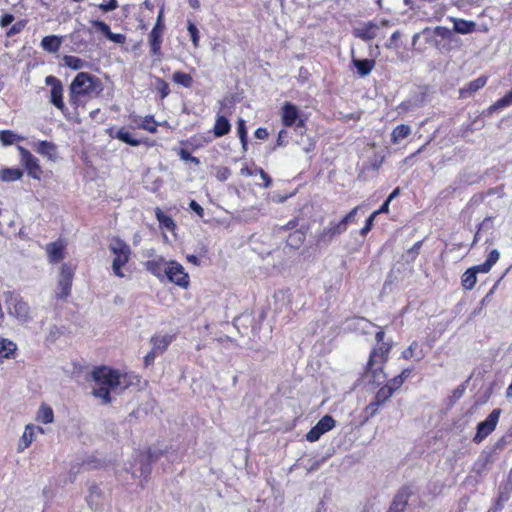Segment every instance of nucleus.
Returning <instances> with one entry per match:
<instances>
[{"label":"nucleus","mask_w":512,"mask_h":512,"mask_svg":"<svg viewBox=\"0 0 512 512\" xmlns=\"http://www.w3.org/2000/svg\"><path fill=\"white\" fill-rule=\"evenodd\" d=\"M298 224V218H293L286 225L280 227V230H292L295 229L298 226Z\"/></svg>","instance_id":"nucleus-62"},{"label":"nucleus","mask_w":512,"mask_h":512,"mask_svg":"<svg viewBox=\"0 0 512 512\" xmlns=\"http://www.w3.org/2000/svg\"><path fill=\"white\" fill-rule=\"evenodd\" d=\"M392 396L393 393L388 387H386L385 385L380 387L377 390L374 399L365 407L364 411L367 414L368 418L376 415L379 408L383 406Z\"/></svg>","instance_id":"nucleus-14"},{"label":"nucleus","mask_w":512,"mask_h":512,"mask_svg":"<svg viewBox=\"0 0 512 512\" xmlns=\"http://www.w3.org/2000/svg\"><path fill=\"white\" fill-rule=\"evenodd\" d=\"M254 135L257 139L265 140L268 138L269 133L266 128L259 127L255 130Z\"/></svg>","instance_id":"nucleus-59"},{"label":"nucleus","mask_w":512,"mask_h":512,"mask_svg":"<svg viewBox=\"0 0 512 512\" xmlns=\"http://www.w3.org/2000/svg\"><path fill=\"white\" fill-rule=\"evenodd\" d=\"M382 28H390L388 21H374L369 26V29H382Z\"/></svg>","instance_id":"nucleus-60"},{"label":"nucleus","mask_w":512,"mask_h":512,"mask_svg":"<svg viewBox=\"0 0 512 512\" xmlns=\"http://www.w3.org/2000/svg\"><path fill=\"white\" fill-rule=\"evenodd\" d=\"M237 134L240 139L242 149L246 152L248 149L247 129L245 121L241 118L237 121Z\"/></svg>","instance_id":"nucleus-37"},{"label":"nucleus","mask_w":512,"mask_h":512,"mask_svg":"<svg viewBox=\"0 0 512 512\" xmlns=\"http://www.w3.org/2000/svg\"><path fill=\"white\" fill-rule=\"evenodd\" d=\"M76 267L70 263H63L60 267V273L55 291L56 298L66 300L71 295L72 283Z\"/></svg>","instance_id":"nucleus-7"},{"label":"nucleus","mask_w":512,"mask_h":512,"mask_svg":"<svg viewBox=\"0 0 512 512\" xmlns=\"http://www.w3.org/2000/svg\"><path fill=\"white\" fill-rule=\"evenodd\" d=\"M107 134L114 139H118L119 141L128 144L133 147H137L141 144H144L147 147L155 146V141L150 140L148 138L145 139H137L132 136V134L128 131L126 127H120L119 129H115L113 127L107 129Z\"/></svg>","instance_id":"nucleus-12"},{"label":"nucleus","mask_w":512,"mask_h":512,"mask_svg":"<svg viewBox=\"0 0 512 512\" xmlns=\"http://www.w3.org/2000/svg\"><path fill=\"white\" fill-rule=\"evenodd\" d=\"M317 424L320 425L322 428H325V431L328 432L335 427L336 421L332 416L325 415L317 422Z\"/></svg>","instance_id":"nucleus-45"},{"label":"nucleus","mask_w":512,"mask_h":512,"mask_svg":"<svg viewBox=\"0 0 512 512\" xmlns=\"http://www.w3.org/2000/svg\"><path fill=\"white\" fill-rule=\"evenodd\" d=\"M208 141L209 139L197 135L192 136L190 139V142L193 145L194 149L201 147L203 143H207Z\"/></svg>","instance_id":"nucleus-56"},{"label":"nucleus","mask_w":512,"mask_h":512,"mask_svg":"<svg viewBox=\"0 0 512 512\" xmlns=\"http://www.w3.org/2000/svg\"><path fill=\"white\" fill-rule=\"evenodd\" d=\"M326 432L327 431H325V428H322L320 425L316 424L306 434V440L309 442H316Z\"/></svg>","instance_id":"nucleus-42"},{"label":"nucleus","mask_w":512,"mask_h":512,"mask_svg":"<svg viewBox=\"0 0 512 512\" xmlns=\"http://www.w3.org/2000/svg\"><path fill=\"white\" fill-rule=\"evenodd\" d=\"M107 39L123 45L125 43V34H103Z\"/></svg>","instance_id":"nucleus-55"},{"label":"nucleus","mask_w":512,"mask_h":512,"mask_svg":"<svg viewBox=\"0 0 512 512\" xmlns=\"http://www.w3.org/2000/svg\"><path fill=\"white\" fill-rule=\"evenodd\" d=\"M499 257L500 253L496 249H493L488 254L485 262L468 268L461 275V286L463 287V289L468 291L472 290L477 283V274L488 273L492 269V267L497 263Z\"/></svg>","instance_id":"nucleus-5"},{"label":"nucleus","mask_w":512,"mask_h":512,"mask_svg":"<svg viewBox=\"0 0 512 512\" xmlns=\"http://www.w3.org/2000/svg\"><path fill=\"white\" fill-rule=\"evenodd\" d=\"M35 430H38L40 433H44V430L41 427H36L33 424L26 425L24 433L17 447L18 452L24 451L31 445L35 437Z\"/></svg>","instance_id":"nucleus-21"},{"label":"nucleus","mask_w":512,"mask_h":512,"mask_svg":"<svg viewBox=\"0 0 512 512\" xmlns=\"http://www.w3.org/2000/svg\"><path fill=\"white\" fill-rule=\"evenodd\" d=\"M389 205H390V199H386L384 201V203L379 207V209L373 212V214L375 216H377L379 214H387V213H389Z\"/></svg>","instance_id":"nucleus-58"},{"label":"nucleus","mask_w":512,"mask_h":512,"mask_svg":"<svg viewBox=\"0 0 512 512\" xmlns=\"http://www.w3.org/2000/svg\"><path fill=\"white\" fill-rule=\"evenodd\" d=\"M378 328V331L375 333L376 345L371 349L364 367V375L370 377L373 381H376L380 375L385 376L384 369L393 348L392 341H384V328Z\"/></svg>","instance_id":"nucleus-2"},{"label":"nucleus","mask_w":512,"mask_h":512,"mask_svg":"<svg viewBox=\"0 0 512 512\" xmlns=\"http://www.w3.org/2000/svg\"><path fill=\"white\" fill-rule=\"evenodd\" d=\"M62 43V37L56 35H48L42 39L41 45L43 49L50 53H56Z\"/></svg>","instance_id":"nucleus-28"},{"label":"nucleus","mask_w":512,"mask_h":512,"mask_svg":"<svg viewBox=\"0 0 512 512\" xmlns=\"http://www.w3.org/2000/svg\"><path fill=\"white\" fill-rule=\"evenodd\" d=\"M70 90H75L77 94L93 98L102 93L103 84L97 76L86 72H80L75 76L70 84Z\"/></svg>","instance_id":"nucleus-3"},{"label":"nucleus","mask_w":512,"mask_h":512,"mask_svg":"<svg viewBox=\"0 0 512 512\" xmlns=\"http://www.w3.org/2000/svg\"><path fill=\"white\" fill-rule=\"evenodd\" d=\"M36 420L43 424L52 423L54 420V413L52 408L49 405L43 403L39 408Z\"/></svg>","instance_id":"nucleus-33"},{"label":"nucleus","mask_w":512,"mask_h":512,"mask_svg":"<svg viewBox=\"0 0 512 512\" xmlns=\"http://www.w3.org/2000/svg\"><path fill=\"white\" fill-rule=\"evenodd\" d=\"M255 171L257 172V174L260 175L261 179L263 180V187L268 188L272 184L271 177L261 167H256Z\"/></svg>","instance_id":"nucleus-51"},{"label":"nucleus","mask_w":512,"mask_h":512,"mask_svg":"<svg viewBox=\"0 0 512 512\" xmlns=\"http://www.w3.org/2000/svg\"><path fill=\"white\" fill-rule=\"evenodd\" d=\"M411 134V128L409 125L400 124L397 125L391 133V142L393 144L399 143L401 140L407 138Z\"/></svg>","instance_id":"nucleus-31"},{"label":"nucleus","mask_w":512,"mask_h":512,"mask_svg":"<svg viewBox=\"0 0 512 512\" xmlns=\"http://www.w3.org/2000/svg\"><path fill=\"white\" fill-rule=\"evenodd\" d=\"M92 378L97 387L93 389L92 394L102 400L103 404H110L112 401L111 391L120 388L125 390L132 385L140 382L138 375L132 373H121L108 366H98L92 371Z\"/></svg>","instance_id":"nucleus-1"},{"label":"nucleus","mask_w":512,"mask_h":512,"mask_svg":"<svg viewBox=\"0 0 512 512\" xmlns=\"http://www.w3.org/2000/svg\"><path fill=\"white\" fill-rule=\"evenodd\" d=\"M85 98H88L87 96H84L82 94H77L75 90L69 89V103L74 109L79 108L80 106L85 105Z\"/></svg>","instance_id":"nucleus-40"},{"label":"nucleus","mask_w":512,"mask_h":512,"mask_svg":"<svg viewBox=\"0 0 512 512\" xmlns=\"http://www.w3.org/2000/svg\"><path fill=\"white\" fill-rule=\"evenodd\" d=\"M172 80L185 88H191L193 85V78L190 74L182 72V71H176L172 75Z\"/></svg>","instance_id":"nucleus-36"},{"label":"nucleus","mask_w":512,"mask_h":512,"mask_svg":"<svg viewBox=\"0 0 512 512\" xmlns=\"http://www.w3.org/2000/svg\"><path fill=\"white\" fill-rule=\"evenodd\" d=\"M412 371V368H405L397 376L401 378L402 382L404 383L410 377Z\"/></svg>","instance_id":"nucleus-63"},{"label":"nucleus","mask_w":512,"mask_h":512,"mask_svg":"<svg viewBox=\"0 0 512 512\" xmlns=\"http://www.w3.org/2000/svg\"><path fill=\"white\" fill-rule=\"evenodd\" d=\"M159 122L153 115H146L142 117L141 122L136 126H132L133 129H142L151 134L158 132Z\"/></svg>","instance_id":"nucleus-25"},{"label":"nucleus","mask_w":512,"mask_h":512,"mask_svg":"<svg viewBox=\"0 0 512 512\" xmlns=\"http://www.w3.org/2000/svg\"><path fill=\"white\" fill-rule=\"evenodd\" d=\"M20 154V162L24 166L27 174L36 180H40L43 175V169L39 160L25 147L17 146Z\"/></svg>","instance_id":"nucleus-11"},{"label":"nucleus","mask_w":512,"mask_h":512,"mask_svg":"<svg viewBox=\"0 0 512 512\" xmlns=\"http://www.w3.org/2000/svg\"><path fill=\"white\" fill-rule=\"evenodd\" d=\"M230 130L231 124L229 120L225 116H217L213 127V133L215 137H222L227 135Z\"/></svg>","instance_id":"nucleus-27"},{"label":"nucleus","mask_w":512,"mask_h":512,"mask_svg":"<svg viewBox=\"0 0 512 512\" xmlns=\"http://www.w3.org/2000/svg\"><path fill=\"white\" fill-rule=\"evenodd\" d=\"M157 355L158 353L154 352V350L151 349L144 357V366L148 367L152 365Z\"/></svg>","instance_id":"nucleus-57"},{"label":"nucleus","mask_w":512,"mask_h":512,"mask_svg":"<svg viewBox=\"0 0 512 512\" xmlns=\"http://www.w3.org/2000/svg\"><path fill=\"white\" fill-rule=\"evenodd\" d=\"M63 61L66 66L73 70H79L84 66V61L76 56L66 55L64 56Z\"/></svg>","instance_id":"nucleus-44"},{"label":"nucleus","mask_w":512,"mask_h":512,"mask_svg":"<svg viewBox=\"0 0 512 512\" xmlns=\"http://www.w3.org/2000/svg\"><path fill=\"white\" fill-rule=\"evenodd\" d=\"M167 262L168 261H165L163 257H159L157 259L146 261L145 268L148 272L162 281L165 279Z\"/></svg>","instance_id":"nucleus-20"},{"label":"nucleus","mask_w":512,"mask_h":512,"mask_svg":"<svg viewBox=\"0 0 512 512\" xmlns=\"http://www.w3.org/2000/svg\"><path fill=\"white\" fill-rule=\"evenodd\" d=\"M189 208L194 211L200 218L204 217V209L197 201L191 200L189 203Z\"/></svg>","instance_id":"nucleus-53"},{"label":"nucleus","mask_w":512,"mask_h":512,"mask_svg":"<svg viewBox=\"0 0 512 512\" xmlns=\"http://www.w3.org/2000/svg\"><path fill=\"white\" fill-rule=\"evenodd\" d=\"M165 278L173 283L174 285L182 288L188 289L190 286V276L185 271L182 264L175 260H170L167 262Z\"/></svg>","instance_id":"nucleus-8"},{"label":"nucleus","mask_w":512,"mask_h":512,"mask_svg":"<svg viewBox=\"0 0 512 512\" xmlns=\"http://www.w3.org/2000/svg\"><path fill=\"white\" fill-rule=\"evenodd\" d=\"M411 492L408 487H403L394 496L387 512H404L408 505Z\"/></svg>","instance_id":"nucleus-16"},{"label":"nucleus","mask_w":512,"mask_h":512,"mask_svg":"<svg viewBox=\"0 0 512 512\" xmlns=\"http://www.w3.org/2000/svg\"><path fill=\"white\" fill-rule=\"evenodd\" d=\"M23 174L20 168H3L0 170V179L4 182H14L20 180Z\"/></svg>","instance_id":"nucleus-30"},{"label":"nucleus","mask_w":512,"mask_h":512,"mask_svg":"<svg viewBox=\"0 0 512 512\" xmlns=\"http://www.w3.org/2000/svg\"><path fill=\"white\" fill-rule=\"evenodd\" d=\"M347 228L339 222H331L328 227L324 228L318 235V240L323 243L330 242L335 236L344 233Z\"/></svg>","instance_id":"nucleus-18"},{"label":"nucleus","mask_w":512,"mask_h":512,"mask_svg":"<svg viewBox=\"0 0 512 512\" xmlns=\"http://www.w3.org/2000/svg\"><path fill=\"white\" fill-rule=\"evenodd\" d=\"M155 88H156V91L159 94L160 99H162V100L164 98H166L170 94L169 84H168V82H166L162 78H159V77L156 78V80H155Z\"/></svg>","instance_id":"nucleus-39"},{"label":"nucleus","mask_w":512,"mask_h":512,"mask_svg":"<svg viewBox=\"0 0 512 512\" xmlns=\"http://www.w3.org/2000/svg\"><path fill=\"white\" fill-rule=\"evenodd\" d=\"M354 65L361 76H366L373 70L375 61L373 59L354 60Z\"/></svg>","instance_id":"nucleus-34"},{"label":"nucleus","mask_w":512,"mask_h":512,"mask_svg":"<svg viewBox=\"0 0 512 512\" xmlns=\"http://www.w3.org/2000/svg\"><path fill=\"white\" fill-rule=\"evenodd\" d=\"M360 209V206L354 207L350 212H348L341 220L340 222L344 224V226L347 228L348 224L355 223L356 222V214L358 210Z\"/></svg>","instance_id":"nucleus-46"},{"label":"nucleus","mask_w":512,"mask_h":512,"mask_svg":"<svg viewBox=\"0 0 512 512\" xmlns=\"http://www.w3.org/2000/svg\"><path fill=\"white\" fill-rule=\"evenodd\" d=\"M154 212L160 228L167 229L171 232L176 230L177 225L171 216L166 215L159 207L155 208Z\"/></svg>","instance_id":"nucleus-24"},{"label":"nucleus","mask_w":512,"mask_h":512,"mask_svg":"<svg viewBox=\"0 0 512 512\" xmlns=\"http://www.w3.org/2000/svg\"><path fill=\"white\" fill-rule=\"evenodd\" d=\"M215 176L217 180H219L220 182H224L231 176V170L228 167H219L216 170Z\"/></svg>","instance_id":"nucleus-49"},{"label":"nucleus","mask_w":512,"mask_h":512,"mask_svg":"<svg viewBox=\"0 0 512 512\" xmlns=\"http://www.w3.org/2000/svg\"><path fill=\"white\" fill-rule=\"evenodd\" d=\"M178 155L180 157L181 160L183 161H189L191 159V157L193 156L188 150L186 149H180L178 151Z\"/></svg>","instance_id":"nucleus-64"},{"label":"nucleus","mask_w":512,"mask_h":512,"mask_svg":"<svg viewBox=\"0 0 512 512\" xmlns=\"http://www.w3.org/2000/svg\"><path fill=\"white\" fill-rule=\"evenodd\" d=\"M326 432L327 431H325V428H322L320 425L316 424L306 434V440L309 442H316Z\"/></svg>","instance_id":"nucleus-43"},{"label":"nucleus","mask_w":512,"mask_h":512,"mask_svg":"<svg viewBox=\"0 0 512 512\" xmlns=\"http://www.w3.org/2000/svg\"><path fill=\"white\" fill-rule=\"evenodd\" d=\"M111 253L114 255L112 261V271L119 278L125 277L123 268L130 261L132 256L131 247L120 237H114L109 245Z\"/></svg>","instance_id":"nucleus-4"},{"label":"nucleus","mask_w":512,"mask_h":512,"mask_svg":"<svg viewBox=\"0 0 512 512\" xmlns=\"http://www.w3.org/2000/svg\"><path fill=\"white\" fill-rule=\"evenodd\" d=\"M488 81V77L485 75H482L469 83H467L464 87L459 89V98L460 99H466L470 96H472L475 92L482 89Z\"/></svg>","instance_id":"nucleus-17"},{"label":"nucleus","mask_w":512,"mask_h":512,"mask_svg":"<svg viewBox=\"0 0 512 512\" xmlns=\"http://www.w3.org/2000/svg\"><path fill=\"white\" fill-rule=\"evenodd\" d=\"M34 148L37 153L47 157L51 161L57 159V146L53 142L42 140L39 141Z\"/></svg>","instance_id":"nucleus-22"},{"label":"nucleus","mask_w":512,"mask_h":512,"mask_svg":"<svg viewBox=\"0 0 512 512\" xmlns=\"http://www.w3.org/2000/svg\"><path fill=\"white\" fill-rule=\"evenodd\" d=\"M401 357L404 360L416 358L417 361H420L424 357V353L419 342L413 341L405 350L402 351Z\"/></svg>","instance_id":"nucleus-26"},{"label":"nucleus","mask_w":512,"mask_h":512,"mask_svg":"<svg viewBox=\"0 0 512 512\" xmlns=\"http://www.w3.org/2000/svg\"><path fill=\"white\" fill-rule=\"evenodd\" d=\"M5 304L10 316L15 317L22 323H28L32 320L29 304L14 291L5 292Z\"/></svg>","instance_id":"nucleus-6"},{"label":"nucleus","mask_w":512,"mask_h":512,"mask_svg":"<svg viewBox=\"0 0 512 512\" xmlns=\"http://www.w3.org/2000/svg\"><path fill=\"white\" fill-rule=\"evenodd\" d=\"M162 34H151L150 38V50L151 55L155 57V61H160L162 58L161 44Z\"/></svg>","instance_id":"nucleus-32"},{"label":"nucleus","mask_w":512,"mask_h":512,"mask_svg":"<svg viewBox=\"0 0 512 512\" xmlns=\"http://www.w3.org/2000/svg\"><path fill=\"white\" fill-rule=\"evenodd\" d=\"M501 414V409L496 408L486 417V419L478 423L476 433L473 437L475 444L484 441L496 428Z\"/></svg>","instance_id":"nucleus-9"},{"label":"nucleus","mask_w":512,"mask_h":512,"mask_svg":"<svg viewBox=\"0 0 512 512\" xmlns=\"http://www.w3.org/2000/svg\"><path fill=\"white\" fill-rule=\"evenodd\" d=\"M403 384L404 383L402 382V379L396 375L395 377L388 380L385 386L388 387L394 394L397 390H399L402 387Z\"/></svg>","instance_id":"nucleus-47"},{"label":"nucleus","mask_w":512,"mask_h":512,"mask_svg":"<svg viewBox=\"0 0 512 512\" xmlns=\"http://www.w3.org/2000/svg\"><path fill=\"white\" fill-rule=\"evenodd\" d=\"M512 105V89L489 107L490 112Z\"/></svg>","instance_id":"nucleus-38"},{"label":"nucleus","mask_w":512,"mask_h":512,"mask_svg":"<svg viewBox=\"0 0 512 512\" xmlns=\"http://www.w3.org/2000/svg\"><path fill=\"white\" fill-rule=\"evenodd\" d=\"M377 216L371 213V215L366 219L364 226L360 230V234L362 236H366L373 228L374 220Z\"/></svg>","instance_id":"nucleus-48"},{"label":"nucleus","mask_w":512,"mask_h":512,"mask_svg":"<svg viewBox=\"0 0 512 512\" xmlns=\"http://www.w3.org/2000/svg\"><path fill=\"white\" fill-rule=\"evenodd\" d=\"M424 240L425 239L417 241L416 243L413 244L411 248H409L406 251L407 262H414L417 259L418 255L420 254V250L423 246Z\"/></svg>","instance_id":"nucleus-41"},{"label":"nucleus","mask_w":512,"mask_h":512,"mask_svg":"<svg viewBox=\"0 0 512 512\" xmlns=\"http://www.w3.org/2000/svg\"><path fill=\"white\" fill-rule=\"evenodd\" d=\"M305 239H306V234L302 230L295 229L293 232H291L288 235V237L286 239V244H287V246H289L293 249H298L305 242Z\"/></svg>","instance_id":"nucleus-29"},{"label":"nucleus","mask_w":512,"mask_h":512,"mask_svg":"<svg viewBox=\"0 0 512 512\" xmlns=\"http://www.w3.org/2000/svg\"><path fill=\"white\" fill-rule=\"evenodd\" d=\"M24 140V137L16 134L12 130H1L0 131V142L4 146H9L14 144L15 142Z\"/></svg>","instance_id":"nucleus-35"},{"label":"nucleus","mask_w":512,"mask_h":512,"mask_svg":"<svg viewBox=\"0 0 512 512\" xmlns=\"http://www.w3.org/2000/svg\"><path fill=\"white\" fill-rule=\"evenodd\" d=\"M45 82L51 86L49 97L50 103L58 110H60L65 117H68V108L66 107L63 98L62 82L57 77L52 75L47 76Z\"/></svg>","instance_id":"nucleus-10"},{"label":"nucleus","mask_w":512,"mask_h":512,"mask_svg":"<svg viewBox=\"0 0 512 512\" xmlns=\"http://www.w3.org/2000/svg\"><path fill=\"white\" fill-rule=\"evenodd\" d=\"M71 36H72V41H74L75 45H76V47L73 48L74 51H76L78 53H84L89 50L87 43L78 42V38H79L80 34H71Z\"/></svg>","instance_id":"nucleus-50"},{"label":"nucleus","mask_w":512,"mask_h":512,"mask_svg":"<svg viewBox=\"0 0 512 512\" xmlns=\"http://www.w3.org/2000/svg\"><path fill=\"white\" fill-rule=\"evenodd\" d=\"M174 340V335H153L150 339L152 350L158 354H162L167 350L171 342Z\"/></svg>","instance_id":"nucleus-23"},{"label":"nucleus","mask_w":512,"mask_h":512,"mask_svg":"<svg viewBox=\"0 0 512 512\" xmlns=\"http://www.w3.org/2000/svg\"><path fill=\"white\" fill-rule=\"evenodd\" d=\"M67 244L64 239H57L46 245L48 261L51 264H57L65 258Z\"/></svg>","instance_id":"nucleus-15"},{"label":"nucleus","mask_w":512,"mask_h":512,"mask_svg":"<svg viewBox=\"0 0 512 512\" xmlns=\"http://www.w3.org/2000/svg\"><path fill=\"white\" fill-rule=\"evenodd\" d=\"M13 20H14L13 15L5 14L1 18L0 25H1L2 28H5L8 25H10L13 22Z\"/></svg>","instance_id":"nucleus-61"},{"label":"nucleus","mask_w":512,"mask_h":512,"mask_svg":"<svg viewBox=\"0 0 512 512\" xmlns=\"http://www.w3.org/2000/svg\"><path fill=\"white\" fill-rule=\"evenodd\" d=\"M281 121L285 127H305V119L300 118L299 109L290 102H285L281 108Z\"/></svg>","instance_id":"nucleus-13"},{"label":"nucleus","mask_w":512,"mask_h":512,"mask_svg":"<svg viewBox=\"0 0 512 512\" xmlns=\"http://www.w3.org/2000/svg\"><path fill=\"white\" fill-rule=\"evenodd\" d=\"M511 494H512V487L509 488L508 486H504V487H500V490H499V493L497 496L500 498V500H505L507 502L510 499Z\"/></svg>","instance_id":"nucleus-52"},{"label":"nucleus","mask_w":512,"mask_h":512,"mask_svg":"<svg viewBox=\"0 0 512 512\" xmlns=\"http://www.w3.org/2000/svg\"><path fill=\"white\" fill-rule=\"evenodd\" d=\"M17 351L18 346L14 341L0 337V363H3L4 360L15 359Z\"/></svg>","instance_id":"nucleus-19"},{"label":"nucleus","mask_w":512,"mask_h":512,"mask_svg":"<svg viewBox=\"0 0 512 512\" xmlns=\"http://www.w3.org/2000/svg\"><path fill=\"white\" fill-rule=\"evenodd\" d=\"M99 7L105 12L112 11L117 8V0H104Z\"/></svg>","instance_id":"nucleus-54"}]
</instances>
